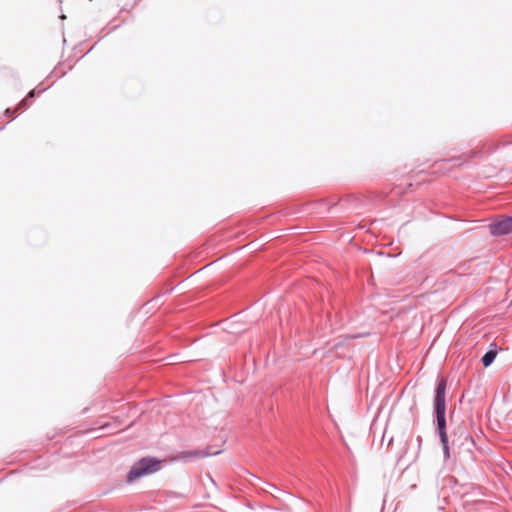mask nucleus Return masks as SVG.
<instances>
[{"label":"nucleus","instance_id":"obj_5","mask_svg":"<svg viewBox=\"0 0 512 512\" xmlns=\"http://www.w3.org/2000/svg\"><path fill=\"white\" fill-rule=\"evenodd\" d=\"M480 154L479 151L472 150L469 153L462 154L461 156L452 157L448 161L453 162L455 166H461L465 161H467L470 158L476 157Z\"/></svg>","mask_w":512,"mask_h":512},{"label":"nucleus","instance_id":"obj_12","mask_svg":"<svg viewBox=\"0 0 512 512\" xmlns=\"http://www.w3.org/2000/svg\"><path fill=\"white\" fill-rule=\"evenodd\" d=\"M511 304H512V300H511Z\"/></svg>","mask_w":512,"mask_h":512},{"label":"nucleus","instance_id":"obj_2","mask_svg":"<svg viewBox=\"0 0 512 512\" xmlns=\"http://www.w3.org/2000/svg\"><path fill=\"white\" fill-rule=\"evenodd\" d=\"M493 236H504L512 232V216L504 217L488 226Z\"/></svg>","mask_w":512,"mask_h":512},{"label":"nucleus","instance_id":"obj_8","mask_svg":"<svg viewBox=\"0 0 512 512\" xmlns=\"http://www.w3.org/2000/svg\"><path fill=\"white\" fill-rule=\"evenodd\" d=\"M30 104H31V100H30L28 97H26L25 99H23V100L19 103V105H18V107L16 108V110H19V109H26Z\"/></svg>","mask_w":512,"mask_h":512},{"label":"nucleus","instance_id":"obj_4","mask_svg":"<svg viewBox=\"0 0 512 512\" xmlns=\"http://www.w3.org/2000/svg\"><path fill=\"white\" fill-rule=\"evenodd\" d=\"M436 418L441 442L443 444L445 453L448 454V437L446 434L445 413H436Z\"/></svg>","mask_w":512,"mask_h":512},{"label":"nucleus","instance_id":"obj_7","mask_svg":"<svg viewBox=\"0 0 512 512\" xmlns=\"http://www.w3.org/2000/svg\"><path fill=\"white\" fill-rule=\"evenodd\" d=\"M497 353L496 351L490 350L485 353V355L482 357V363L485 367H488L495 359Z\"/></svg>","mask_w":512,"mask_h":512},{"label":"nucleus","instance_id":"obj_10","mask_svg":"<svg viewBox=\"0 0 512 512\" xmlns=\"http://www.w3.org/2000/svg\"><path fill=\"white\" fill-rule=\"evenodd\" d=\"M34 96H35V90H31V91L28 93V95H27V97H28L30 100H32V99L34 98Z\"/></svg>","mask_w":512,"mask_h":512},{"label":"nucleus","instance_id":"obj_9","mask_svg":"<svg viewBox=\"0 0 512 512\" xmlns=\"http://www.w3.org/2000/svg\"><path fill=\"white\" fill-rule=\"evenodd\" d=\"M14 113V110L10 109V108H7L5 111H4V114L6 117H10L11 115H13Z\"/></svg>","mask_w":512,"mask_h":512},{"label":"nucleus","instance_id":"obj_11","mask_svg":"<svg viewBox=\"0 0 512 512\" xmlns=\"http://www.w3.org/2000/svg\"><path fill=\"white\" fill-rule=\"evenodd\" d=\"M189 279H190V277L186 278V280H182V281L178 282V283L175 285V287H176V286L181 285L184 281H187V280H189Z\"/></svg>","mask_w":512,"mask_h":512},{"label":"nucleus","instance_id":"obj_1","mask_svg":"<svg viewBox=\"0 0 512 512\" xmlns=\"http://www.w3.org/2000/svg\"><path fill=\"white\" fill-rule=\"evenodd\" d=\"M161 469V461L153 457H143L130 469L127 481L133 482L143 476L152 474Z\"/></svg>","mask_w":512,"mask_h":512},{"label":"nucleus","instance_id":"obj_3","mask_svg":"<svg viewBox=\"0 0 512 512\" xmlns=\"http://www.w3.org/2000/svg\"><path fill=\"white\" fill-rule=\"evenodd\" d=\"M445 396H446V381L441 380L437 385L435 399H434L436 413H445L446 412Z\"/></svg>","mask_w":512,"mask_h":512},{"label":"nucleus","instance_id":"obj_6","mask_svg":"<svg viewBox=\"0 0 512 512\" xmlns=\"http://www.w3.org/2000/svg\"><path fill=\"white\" fill-rule=\"evenodd\" d=\"M208 454L209 453L196 450V451H190V452H183L181 454L180 458L181 459H187V458H191V457L202 458V457H205Z\"/></svg>","mask_w":512,"mask_h":512}]
</instances>
